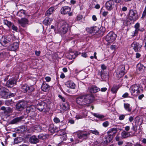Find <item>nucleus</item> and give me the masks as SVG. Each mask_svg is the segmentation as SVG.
Wrapping results in <instances>:
<instances>
[{"instance_id":"nucleus-48","label":"nucleus","mask_w":146,"mask_h":146,"mask_svg":"<svg viewBox=\"0 0 146 146\" xmlns=\"http://www.w3.org/2000/svg\"><path fill=\"white\" fill-rule=\"evenodd\" d=\"M54 121L56 123H59L60 122L59 119L57 117H55L54 119Z\"/></svg>"},{"instance_id":"nucleus-44","label":"nucleus","mask_w":146,"mask_h":146,"mask_svg":"<svg viewBox=\"0 0 146 146\" xmlns=\"http://www.w3.org/2000/svg\"><path fill=\"white\" fill-rule=\"evenodd\" d=\"M38 137L40 139H44L46 138V137L43 134H40L38 136Z\"/></svg>"},{"instance_id":"nucleus-63","label":"nucleus","mask_w":146,"mask_h":146,"mask_svg":"<svg viewBox=\"0 0 146 146\" xmlns=\"http://www.w3.org/2000/svg\"><path fill=\"white\" fill-rule=\"evenodd\" d=\"M108 13L107 11H105L103 12L102 13V15L104 17H106Z\"/></svg>"},{"instance_id":"nucleus-40","label":"nucleus","mask_w":146,"mask_h":146,"mask_svg":"<svg viewBox=\"0 0 146 146\" xmlns=\"http://www.w3.org/2000/svg\"><path fill=\"white\" fill-rule=\"evenodd\" d=\"M93 115L95 117L100 119H102L104 117V116L103 115L99 114L96 113H93Z\"/></svg>"},{"instance_id":"nucleus-2","label":"nucleus","mask_w":146,"mask_h":146,"mask_svg":"<svg viewBox=\"0 0 146 146\" xmlns=\"http://www.w3.org/2000/svg\"><path fill=\"white\" fill-rule=\"evenodd\" d=\"M131 96H137L142 91V90L139 84H134L131 86L129 89Z\"/></svg>"},{"instance_id":"nucleus-6","label":"nucleus","mask_w":146,"mask_h":146,"mask_svg":"<svg viewBox=\"0 0 146 146\" xmlns=\"http://www.w3.org/2000/svg\"><path fill=\"white\" fill-rule=\"evenodd\" d=\"M116 35L112 31L109 32L106 36V40L109 43L113 42L116 39Z\"/></svg>"},{"instance_id":"nucleus-55","label":"nucleus","mask_w":146,"mask_h":146,"mask_svg":"<svg viewBox=\"0 0 146 146\" xmlns=\"http://www.w3.org/2000/svg\"><path fill=\"white\" fill-rule=\"evenodd\" d=\"M5 39L8 42H10L11 41V39L9 36H6L5 38Z\"/></svg>"},{"instance_id":"nucleus-53","label":"nucleus","mask_w":146,"mask_h":146,"mask_svg":"<svg viewBox=\"0 0 146 146\" xmlns=\"http://www.w3.org/2000/svg\"><path fill=\"white\" fill-rule=\"evenodd\" d=\"M12 29L13 30L15 31H17L18 30L17 27L13 25L12 26Z\"/></svg>"},{"instance_id":"nucleus-28","label":"nucleus","mask_w":146,"mask_h":146,"mask_svg":"<svg viewBox=\"0 0 146 146\" xmlns=\"http://www.w3.org/2000/svg\"><path fill=\"white\" fill-rule=\"evenodd\" d=\"M60 106L61 108L64 110H67L69 108V105L67 102H63Z\"/></svg>"},{"instance_id":"nucleus-22","label":"nucleus","mask_w":146,"mask_h":146,"mask_svg":"<svg viewBox=\"0 0 146 146\" xmlns=\"http://www.w3.org/2000/svg\"><path fill=\"white\" fill-rule=\"evenodd\" d=\"M49 129L51 133H54L58 131L59 129L56 126L51 125L50 126Z\"/></svg>"},{"instance_id":"nucleus-52","label":"nucleus","mask_w":146,"mask_h":146,"mask_svg":"<svg viewBox=\"0 0 146 146\" xmlns=\"http://www.w3.org/2000/svg\"><path fill=\"white\" fill-rule=\"evenodd\" d=\"M11 100H6L5 102V105L7 106H9L11 104Z\"/></svg>"},{"instance_id":"nucleus-11","label":"nucleus","mask_w":146,"mask_h":146,"mask_svg":"<svg viewBox=\"0 0 146 146\" xmlns=\"http://www.w3.org/2000/svg\"><path fill=\"white\" fill-rule=\"evenodd\" d=\"M131 46L135 52H139L141 51L142 45L139 43L134 41L132 43Z\"/></svg>"},{"instance_id":"nucleus-27","label":"nucleus","mask_w":146,"mask_h":146,"mask_svg":"<svg viewBox=\"0 0 146 146\" xmlns=\"http://www.w3.org/2000/svg\"><path fill=\"white\" fill-rule=\"evenodd\" d=\"M89 90L91 93H96L100 90V89L96 86H93L90 87Z\"/></svg>"},{"instance_id":"nucleus-36","label":"nucleus","mask_w":146,"mask_h":146,"mask_svg":"<svg viewBox=\"0 0 146 146\" xmlns=\"http://www.w3.org/2000/svg\"><path fill=\"white\" fill-rule=\"evenodd\" d=\"M99 74L103 80H105L106 79V76L105 74V71L104 70H102L100 72H99Z\"/></svg>"},{"instance_id":"nucleus-51","label":"nucleus","mask_w":146,"mask_h":146,"mask_svg":"<svg viewBox=\"0 0 146 146\" xmlns=\"http://www.w3.org/2000/svg\"><path fill=\"white\" fill-rule=\"evenodd\" d=\"M115 140L117 141H118L121 140V138L120 136L118 134H117L115 138Z\"/></svg>"},{"instance_id":"nucleus-50","label":"nucleus","mask_w":146,"mask_h":146,"mask_svg":"<svg viewBox=\"0 0 146 146\" xmlns=\"http://www.w3.org/2000/svg\"><path fill=\"white\" fill-rule=\"evenodd\" d=\"M75 118L77 119H81L83 118V116L82 115L78 114L76 115Z\"/></svg>"},{"instance_id":"nucleus-33","label":"nucleus","mask_w":146,"mask_h":146,"mask_svg":"<svg viewBox=\"0 0 146 146\" xmlns=\"http://www.w3.org/2000/svg\"><path fill=\"white\" fill-rule=\"evenodd\" d=\"M124 108L126 110L130 112L132 110L131 107H130L129 104L128 103L124 104Z\"/></svg>"},{"instance_id":"nucleus-26","label":"nucleus","mask_w":146,"mask_h":146,"mask_svg":"<svg viewBox=\"0 0 146 146\" xmlns=\"http://www.w3.org/2000/svg\"><path fill=\"white\" fill-rule=\"evenodd\" d=\"M29 141L31 143L35 144L38 143L39 140L35 135H33L30 137Z\"/></svg>"},{"instance_id":"nucleus-62","label":"nucleus","mask_w":146,"mask_h":146,"mask_svg":"<svg viewBox=\"0 0 146 146\" xmlns=\"http://www.w3.org/2000/svg\"><path fill=\"white\" fill-rule=\"evenodd\" d=\"M82 56L85 58H86L87 57V54L86 53L83 52L82 53Z\"/></svg>"},{"instance_id":"nucleus-4","label":"nucleus","mask_w":146,"mask_h":146,"mask_svg":"<svg viewBox=\"0 0 146 146\" xmlns=\"http://www.w3.org/2000/svg\"><path fill=\"white\" fill-rule=\"evenodd\" d=\"M139 18L137 11L136 10L130 9L129 11V19L132 21H135Z\"/></svg>"},{"instance_id":"nucleus-12","label":"nucleus","mask_w":146,"mask_h":146,"mask_svg":"<svg viewBox=\"0 0 146 146\" xmlns=\"http://www.w3.org/2000/svg\"><path fill=\"white\" fill-rule=\"evenodd\" d=\"M17 81L15 79H9L7 82L6 86L8 88H11L16 84Z\"/></svg>"},{"instance_id":"nucleus-54","label":"nucleus","mask_w":146,"mask_h":146,"mask_svg":"<svg viewBox=\"0 0 146 146\" xmlns=\"http://www.w3.org/2000/svg\"><path fill=\"white\" fill-rule=\"evenodd\" d=\"M132 129L135 131H136L137 129V126L136 125H133Z\"/></svg>"},{"instance_id":"nucleus-29","label":"nucleus","mask_w":146,"mask_h":146,"mask_svg":"<svg viewBox=\"0 0 146 146\" xmlns=\"http://www.w3.org/2000/svg\"><path fill=\"white\" fill-rule=\"evenodd\" d=\"M54 10L55 8L54 7H50L48 10L45 13V15L47 16H50L53 13V12L54 11Z\"/></svg>"},{"instance_id":"nucleus-13","label":"nucleus","mask_w":146,"mask_h":146,"mask_svg":"<svg viewBox=\"0 0 146 146\" xmlns=\"http://www.w3.org/2000/svg\"><path fill=\"white\" fill-rule=\"evenodd\" d=\"M114 7V3L113 0H110L106 3V9L109 11H111L112 9Z\"/></svg>"},{"instance_id":"nucleus-25","label":"nucleus","mask_w":146,"mask_h":146,"mask_svg":"<svg viewBox=\"0 0 146 146\" xmlns=\"http://www.w3.org/2000/svg\"><path fill=\"white\" fill-rule=\"evenodd\" d=\"M35 108L34 106H31L28 107L27 108V110L30 114H33L34 113Z\"/></svg>"},{"instance_id":"nucleus-47","label":"nucleus","mask_w":146,"mask_h":146,"mask_svg":"<svg viewBox=\"0 0 146 146\" xmlns=\"http://www.w3.org/2000/svg\"><path fill=\"white\" fill-rule=\"evenodd\" d=\"M125 115H124L123 114L120 115H119V119L120 120H122L124 119L125 118Z\"/></svg>"},{"instance_id":"nucleus-56","label":"nucleus","mask_w":146,"mask_h":146,"mask_svg":"<svg viewBox=\"0 0 146 146\" xmlns=\"http://www.w3.org/2000/svg\"><path fill=\"white\" fill-rule=\"evenodd\" d=\"M134 27L135 29H139V24L138 23H136L134 26Z\"/></svg>"},{"instance_id":"nucleus-32","label":"nucleus","mask_w":146,"mask_h":146,"mask_svg":"<svg viewBox=\"0 0 146 146\" xmlns=\"http://www.w3.org/2000/svg\"><path fill=\"white\" fill-rule=\"evenodd\" d=\"M130 135V134L129 132H126L125 131H123L121 133V137L123 138H126Z\"/></svg>"},{"instance_id":"nucleus-9","label":"nucleus","mask_w":146,"mask_h":146,"mask_svg":"<svg viewBox=\"0 0 146 146\" xmlns=\"http://www.w3.org/2000/svg\"><path fill=\"white\" fill-rule=\"evenodd\" d=\"M68 28V25L67 23L64 22L60 28V33L61 35L65 34L67 32Z\"/></svg>"},{"instance_id":"nucleus-30","label":"nucleus","mask_w":146,"mask_h":146,"mask_svg":"<svg viewBox=\"0 0 146 146\" xmlns=\"http://www.w3.org/2000/svg\"><path fill=\"white\" fill-rule=\"evenodd\" d=\"M49 87L48 85L43 83L41 86L42 90L44 92H46L48 90Z\"/></svg>"},{"instance_id":"nucleus-24","label":"nucleus","mask_w":146,"mask_h":146,"mask_svg":"<svg viewBox=\"0 0 146 146\" xmlns=\"http://www.w3.org/2000/svg\"><path fill=\"white\" fill-rule=\"evenodd\" d=\"M117 131V128H112L110 129L108 131L107 134L113 136V135L116 133Z\"/></svg>"},{"instance_id":"nucleus-21","label":"nucleus","mask_w":146,"mask_h":146,"mask_svg":"<svg viewBox=\"0 0 146 146\" xmlns=\"http://www.w3.org/2000/svg\"><path fill=\"white\" fill-rule=\"evenodd\" d=\"M146 66L140 63H138L137 66V69L138 71L143 72L146 69Z\"/></svg>"},{"instance_id":"nucleus-60","label":"nucleus","mask_w":146,"mask_h":146,"mask_svg":"<svg viewBox=\"0 0 146 146\" xmlns=\"http://www.w3.org/2000/svg\"><path fill=\"white\" fill-rule=\"evenodd\" d=\"M142 16L143 17H145L146 16V5L144 10L143 12Z\"/></svg>"},{"instance_id":"nucleus-58","label":"nucleus","mask_w":146,"mask_h":146,"mask_svg":"<svg viewBox=\"0 0 146 146\" xmlns=\"http://www.w3.org/2000/svg\"><path fill=\"white\" fill-rule=\"evenodd\" d=\"M45 79L46 81L47 82H49L51 80V78L49 76H47L45 78Z\"/></svg>"},{"instance_id":"nucleus-38","label":"nucleus","mask_w":146,"mask_h":146,"mask_svg":"<svg viewBox=\"0 0 146 146\" xmlns=\"http://www.w3.org/2000/svg\"><path fill=\"white\" fill-rule=\"evenodd\" d=\"M3 23L5 25H7L9 28L12 25V23L7 20H4Z\"/></svg>"},{"instance_id":"nucleus-59","label":"nucleus","mask_w":146,"mask_h":146,"mask_svg":"<svg viewBox=\"0 0 146 146\" xmlns=\"http://www.w3.org/2000/svg\"><path fill=\"white\" fill-rule=\"evenodd\" d=\"M44 102H46L47 105L50 104V100L49 99H46V100L43 101Z\"/></svg>"},{"instance_id":"nucleus-49","label":"nucleus","mask_w":146,"mask_h":146,"mask_svg":"<svg viewBox=\"0 0 146 146\" xmlns=\"http://www.w3.org/2000/svg\"><path fill=\"white\" fill-rule=\"evenodd\" d=\"M109 125V123L108 121H106L103 123V125L105 127H107Z\"/></svg>"},{"instance_id":"nucleus-19","label":"nucleus","mask_w":146,"mask_h":146,"mask_svg":"<svg viewBox=\"0 0 146 146\" xmlns=\"http://www.w3.org/2000/svg\"><path fill=\"white\" fill-rule=\"evenodd\" d=\"M99 29L97 27H92L89 29L88 31L90 34H94L97 33L99 31Z\"/></svg>"},{"instance_id":"nucleus-43","label":"nucleus","mask_w":146,"mask_h":146,"mask_svg":"<svg viewBox=\"0 0 146 146\" xmlns=\"http://www.w3.org/2000/svg\"><path fill=\"white\" fill-rule=\"evenodd\" d=\"M0 94L3 97H7V96L8 95V93L5 91H2Z\"/></svg>"},{"instance_id":"nucleus-45","label":"nucleus","mask_w":146,"mask_h":146,"mask_svg":"<svg viewBox=\"0 0 146 146\" xmlns=\"http://www.w3.org/2000/svg\"><path fill=\"white\" fill-rule=\"evenodd\" d=\"M140 29H135V31L133 32V33L132 36H136L138 34V31Z\"/></svg>"},{"instance_id":"nucleus-57","label":"nucleus","mask_w":146,"mask_h":146,"mask_svg":"<svg viewBox=\"0 0 146 146\" xmlns=\"http://www.w3.org/2000/svg\"><path fill=\"white\" fill-rule=\"evenodd\" d=\"M129 95V94L127 92H126L123 95L122 97L124 98H127L128 97Z\"/></svg>"},{"instance_id":"nucleus-41","label":"nucleus","mask_w":146,"mask_h":146,"mask_svg":"<svg viewBox=\"0 0 146 146\" xmlns=\"http://www.w3.org/2000/svg\"><path fill=\"white\" fill-rule=\"evenodd\" d=\"M89 132L90 133H91L96 135H98L99 134V132L96 129H94V130H90Z\"/></svg>"},{"instance_id":"nucleus-18","label":"nucleus","mask_w":146,"mask_h":146,"mask_svg":"<svg viewBox=\"0 0 146 146\" xmlns=\"http://www.w3.org/2000/svg\"><path fill=\"white\" fill-rule=\"evenodd\" d=\"M113 138V136L108 134L107 136H106L103 139V141L104 142V143L106 144L110 142L112 139Z\"/></svg>"},{"instance_id":"nucleus-15","label":"nucleus","mask_w":146,"mask_h":146,"mask_svg":"<svg viewBox=\"0 0 146 146\" xmlns=\"http://www.w3.org/2000/svg\"><path fill=\"white\" fill-rule=\"evenodd\" d=\"M18 21L19 24L23 27H26V25L28 23V19L25 18H22L21 19H18Z\"/></svg>"},{"instance_id":"nucleus-42","label":"nucleus","mask_w":146,"mask_h":146,"mask_svg":"<svg viewBox=\"0 0 146 146\" xmlns=\"http://www.w3.org/2000/svg\"><path fill=\"white\" fill-rule=\"evenodd\" d=\"M35 130H36L38 132H40L42 130L41 127L38 125H35L34 127Z\"/></svg>"},{"instance_id":"nucleus-8","label":"nucleus","mask_w":146,"mask_h":146,"mask_svg":"<svg viewBox=\"0 0 146 146\" xmlns=\"http://www.w3.org/2000/svg\"><path fill=\"white\" fill-rule=\"evenodd\" d=\"M71 8L68 6L62 7L61 9L60 12L62 14L64 15L68 14L69 16H71L72 15V13L70 12Z\"/></svg>"},{"instance_id":"nucleus-16","label":"nucleus","mask_w":146,"mask_h":146,"mask_svg":"<svg viewBox=\"0 0 146 146\" xmlns=\"http://www.w3.org/2000/svg\"><path fill=\"white\" fill-rule=\"evenodd\" d=\"M25 103L23 101L18 102L16 105V109L17 110L21 111L22 110L25 106Z\"/></svg>"},{"instance_id":"nucleus-10","label":"nucleus","mask_w":146,"mask_h":146,"mask_svg":"<svg viewBox=\"0 0 146 146\" xmlns=\"http://www.w3.org/2000/svg\"><path fill=\"white\" fill-rule=\"evenodd\" d=\"M21 90L24 93L29 92L33 91L34 89L33 86H29L27 84L23 85L21 87Z\"/></svg>"},{"instance_id":"nucleus-61","label":"nucleus","mask_w":146,"mask_h":146,"mask_svg":"<svg viewBox=\"0 0 146 146\" xmlns=\"http://www.w3.org/2000/svg\"><path fill=\"white\" fill-rule=\"evenodd\" d=\"M58 97H59V98H60L62 100L63 102H65V99L62 96H61L60 95H59Z\"/></svg>"},{"instance_id":"nucleus-39","label":"nucleus","mask_w":146,"mask_h":146,"mask_svg":"<svg viewBox=\"0 0 146 146\" xmlns=\"http://www.w3.org/2000/svg\"><path fill=\"white\" fill-rule=\"evenodd\" d=\"M67 139V136L65 133H64L60 137V140L61 141V143L65 140H66Z\"/></svg>"},{"instance_id":"nucleus-31","label":"nucleus","mask_w":146,"mask_h":146,"mask_svg":"<svg viewBox=\"0 0 146 146\" xmlns=\"http://www.w3.org/2000/svg\"><path fill=\"white\" fill-rule=\"evenodd\" d=\"M53 20L52 19L48 18H46L43 21L44 24L46 25H50Z\"/></svg>"},{"instance_id":"nucleus-37","label":"nucleus","mask_w":146,"mask_h":146,"mask_svg":"<svg viewBox=\"0 0 146 146\" xmlns=\"http://www.w3.org/2000/svg\"><path fill=\"white\" fill-rule=\"evenodd\" d=\"M23 139L22 138L20 137H18L14 139V143L16 144H18L19 143H21L23 141Z\"/></svg>"},{"instance_id":"nucleus-64","label":"nucleus","mask_w":146,"mask_h":146,"mask_svg":"<svg viewBox=\"0 0 146 146\" xmlns=\"http://www.w3.org/2000/svg\"><path fill=\"white\" fill-rule=\"evenodd\" d=\"M127 7L125 6L123 7L121 9L123 11H127Z\"/></svg>"},{"instance_id":"nucleus-1","label":"nucleus","mask_w":146,"mask_h":146,"mask_svg":"<svg viewBox=\"0 0 146 146\" xmlns=\"http://www.w3.org/2000/svg\"><path fill=\"white\" fill-rule=\"evenodd\" d=\"M93 100V97L91 95L86 94L77 97L76 99V102L80 106H86L92 103Z\"/></svg>"},{"instance_id":"nucleus-17","label":"nucleus","mask_w":146,"mask_h":146,"mask_svg":"<svg viewBox=\"0 0 146 146\" xmlns=\"http://www.w3.org/2000/svg\"><path fill=\"white\" fill-rule=\"evenodd\" d=\"M24 118V116H23L16 117L10 121V124H13L17 123L21 121Z\"/></svg>"},{"instance_id":"nucleus-5","label":"nucleus","mask_w":146,"mask_h":146,"mask_svg":"<svg viewBox=\"0 0 146 146\" xmlns=\"http://www.w3.org/2000/svg\"><path fill=\"white\" fill-rule=\"evenodd\" d=\"M36 108L40 111H43L44 112L48 111V109L46 102L41 101L37 104Z\"/></svg>"},{"instance_id":"nucleus-3","label":"nucleus","mask_w":146,"mask_h":146,"mask_svg":"<svg viewBox=\"0 0 146 146\" xmlns=\"http://www.w3.org/2000/svg\"><path fill=\"white\" fill-rule=\"evenodd\" d=\"M125 73L124 65L119 66L116 70V76L118 78H120Z\"/></svg>"},{"instance_id":"nucleus-7","label":"nucleus","mask_w":146,"mask_h":146,"mask_svg":"<svg viewBox=\"0 0 146 146\" xmlns=\"http://www.w3.org/2000/svg\"><path fill=\"white\" fill-rule=\"evenodd\" d=\"M90 135L89 132L82 131L78 133L77 137L80 139L82 140L86 139L89 137Z\"/></svg>"},{"instance_id":"nucleus-20","label":"nucleus","mask_w":146,"mask_h":146,"mask_svg":"<svg viewBox=\"0 0 146 146\" xmlns=\"http://www.w3.org/2000/svg\"><path fill=\"white\" fill-rule=\"evenodd\" d=\"M1 110L3 111L4 113H8L12 111V109L9 107H6L5 106H2L1 108Z\"/></svg>"},{"instance_id":"nucleus-46","label":"nucleus","mask_w":146,"mask_h":146,"mask_svg":"<svg viewBox=\"0 0 146 146\" xmlns=\"http://www.w3.org/2000/svg\"><path fill=\"white\" fill-rule=\"evenodd\" d=\"M83 18V16L81 15H77L76 19L77 21H80Z\"/></svg>"},{"instance_id":"nucleus-35","label":"nucleus","mask_w":146,"mask_h":146,"mask_svg":"<svg viewBox=\"0 0 146 146\" xmlns=\"http://www.w3.org/2000/svg\"><path fill=\"white\" fill-rule=\"evenodd\" d=\"M25 10L21 9L18 12L17 15L21 17H23L25 15Z\"/></svg>"},{"instance_id":"nucleus-14","label":"nucleus","mask_w":146,"mask_h":146,"mask_svg":"<svg viewBox=\"0 0 146 146\" xmlns=\"http://www.w3.org/2000/svg\"><path fill=\"white\" fill-rule=\"evenodd\" d=\"M19 43L15 42L10 45L9 46V50L11 51H16L18 50L19 48Z\"/></svg>"},{"instance_id":"nucleus-23","label":"nucleus","mask_w":146,"mask_h":146,"mask_svg":"<svg viewBox=\"0 0 146 146\" xmlns=\"http://www.w3.org/2000/svg\"><path fill=\"white\" fill-rule=\"evenodd\" d=\"M66 85L68 87L70 88L74 89L76 87L75 84L71 81H68L66 82Z\"/></svg>"},{"instance_id":"nucleus-34","label":"nucleus","mask_w":146,"mask_h":146,"mask_svg":"<svg viewBox=\"0 0 146 146\" xmlns=\"http://www.w3.org/2000/svg\"><path fill=\"white\" fill-rule=\"evenodd\" d=\"M119 88L118 85H113L111 89V91L113 94H115L117 93Z\"/></svg>"}]
</instances>
